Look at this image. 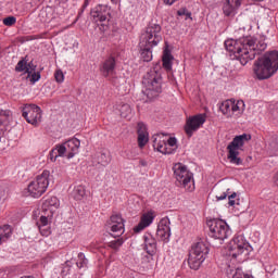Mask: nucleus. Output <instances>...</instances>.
Listing matches in <instances>:
<instances>
[{
  "label": "nucleus",
  "mask_w": 278,
  "mask_h": 278,
  "mask_svg": "<svg viewBox=\"0 0 278 278\" xmlns=\"http://www.w3.org/2000/svg\"><path fill=\"white\" fill-rule=\"evenodd\" d=\"M142 84L143 94L152 101V99L160 97V93L162 92V74L155 70H151L143 76Z\"/></svg>",
  "instance_id": "4"
},
{
  "label": "nucleus",
  "mask_w": 278,
  "mask_h": 278,
  "mask_svg": "<svg viewBox=\"0 0 278 278\" xmlns=\"http://www.w3.org/2000/svg\"><path fill=\"white\" fill-rule=\"evenodd\" d=\"M22 278H34V276H24Z\"/></svg>",
  "instance_id": "55"
},
{
  "label": "nucleus",
  "mask_w": 278,
  "mask_h": 278,
  "mask_svg": "<svg viewBox=\"0 0 278 278\" xmlns=\"http://www.w3.org/2000/svg\"><path fill=\"white\" fill-rule=\"evenodd\" d=\"M22 116L30 125H38L42 122V109L36 104H26L22 110Z\"/></svg>",
  "instance_id": "13"
},
{
  "label": "nucleus",
  "mask_w": 278,
  "mask_h": 278,
  "mask_svg": "<svg viewBox=\"0 0 278 278\" xmlns=\"http://www.w3.org/2000/svg\"><path fill=\"white\" fill-rule=\"evenodd\" d=\"M58 157L60 156L58 155V152L53 148L49 153V160H51L52 162H55Z\"/></svg>",
  "instance_id": "44"
},
{
  "label": "nucleus",
  "mask_w": 278,
  "mask_h": 278,
  "mask_svg": "<svg viewBox=\"0 0 278 278\" xmlns=\"http://www.w3.org/2000/svg\"><path fill=\"white\" fill-rule=\"evenodd\" d=\"M47 225H49V217H47V216H41L39 218V222H37L38 227H45Z\"/></svg>",
  "instance_id": "43"
},
{
  "label": "nucleus",
  "mask_w": 278,
  "mask_h": 278,
  "mask_svg": "<svg viewBox=\"0 0 278 278\" xmlns=\"http://www.w3.org/2000/svg\"><path fill=\"white\" fill-rule=\"evenodd\" d=\"M38 229L41 236H43L45 238H48V236H51V227H49V225L39 226Z\"/></svg>",
  "instance_id": "38"
},
{
  "label": "nucleus",
  "mask_w": 278,
  "mask_h": 278,
  "mask_svg": "<svg viewBox=\"0 0 278 278\" xmlns=\"http://www.w3.org/2000/svg\"><path fill=\"white\" fill-rule=\"evenodd\" d=\"M16 73H27L28 77L31 75V71L27 67V60L22 59L15 66Z\"/></svg>",
  "instance_id": "28"
},
{
  "label": "nucleus",
  "mask_w": 278,
  "mask_h": 278,
  "mask_svg": "<svg viewBox=\"0 0 278 278\" xmlns=\"http://www.w3.org/2000/svg\"><path fill=\"white\" fill-rule=\"evenodd\" d=\"M124 243H125V241L123 240V238H117L113 241H110L106 244V247H109V249H113V251H118V249H121Z\"/></svg>",
  "instance_id": "31"
},
{
  "label": "nucleus",
  "mask_w": 278,
  "mask_h": 278,
  "mask_svg": "<svg viewBox=\"0 0 278 278\" xmlns=\"http://www.w3.org/2000/svg\"><path fill=\"white\" fill-rule=\"evenodd\" d=\"M10 238H12V227L10 225L0 227V244L7 242Z\"/></svg>",
  "instance_id": "25"
},
{
  "label": "nucleus",
  "mask_w": 278,
  "mask_h": 278,
  "mask_svg": "<svg viewBox=\"0 0 278 278\" xmlns=\"http://www.w3.org/2000/svg\"><path fill=\"white\" fill-rule=\"evenodd\" d=\"M240 5L242 4H237L236 0H226V3L223 7L225 16H231V14H233V12H236Z\"/></svg>",
  "instance_id": "23"
},
{
  "label": "nucleus",
  "mask_w": 278,
  "mask_h": 278,
  "mask_svg": "<svg viewBox=\"0 0 278 278\" xmlns=\"http://www.w3.org/2000/svg\"><path fill=\"white\" fill-rule=\"evenodd\" d=\"M111 227V236L113 238H121L125 233V220L121 215H113L109 222Z\"/></svg>",
  "instance_id": "14"
},
{
  "label": "nucleus",
  "mask_w": 278,
  "mask_h": 278,
  "mask_svg": "<svg viewBox=\"0 0 278 278\" xmlns=\"http://www.w3.org/2000/svg\"><path fill=\"white\" fill-rule=\"evenodd\" d=\"M225 47L242 66L255 60V37L253 36L241 37L238 40L228 39L225 41Z\"/></svg>",
  "instance_id": "1"
},
{
  "label": "nucleus",
  "mask_w": 278,
  "mask_h": 278,
  "mask_svg": "<svg viewBox=\"0 0 278 278\" xmlns=\"http://www.w3.org/2000/svg\"><path fill=\"white\" fill-rule=\"evenodd\" d=\"M227 197H229V189H227L226 192H223L222 194L216 195V201H225Z\"/></svg>",
  "instance_id": "45"
},
{
  "label": "nucleus",
  "mask_w": 278,
  "mask_h": 278,
  "mask_svg": "<svg viewBox=\"0 0 278 278\" xmlns=\"http://www.w3.org/2000/svg\"><path fill=\"white\" fill-rule=\"evenodd\" d=\"M253 71L260 80L270 79L278 71V51L266 52L260 56L254 62Z\"/></svg>",
  "instance_id": "3"
},
{
  "label": "nucleus",
  "mask_w": 278,
  "mask_h": 278,
  "mask_svg": "<svg viewBox=\"0 0 278 278\" xmlns=\"http://www.w3.org/2000/svg\"><path fill=\"white\" fill-rule=\"evenodd\" d=\"M266 47H267L266 42L264 41L257 42V39H255V42H254L255 55H260L262 51H266Z\"/></svg>",
  "instance_id": "34"
},
{
  "label": "nucleus",
  "mask_w": 278,
  "mask_h": 278,
  "mask_svg": "<svg viewBox=\"0 0 278 278\" xmlns=\"http://www.w3.org/2000/svg\"><path fill=\"white\" fill-rule=\"evenodd\" d=\"M65 264H66V266H71V265H70V264H71V261H66Z\"/></svg>",
  "instance_id": "54"
},
{
  "label": "nucleus",
  "mask_w": 278,
  "mask_h": 278,
  "mask_svg": "<svg viewBox=\"0 0 278 278\" xmlns=\"http://www.w3.org/2000/svg\"><path fill=\"white\" fill-rule=\"evenodd\" d=\"M91 16L96 23H104V21H108L111 16L110 14V7L99 4L91 11Z\"/></svg>",
  "instance_id": "16"
},
{
  "label": "nucleus",
  "mask_w": 278,
  "mask_h": 278,
  "mask_svg": "<svg viewBox=\"0 0 278 278\" xmlns=\"http://www.w3.org/2000/svg\"><path fill=\"white\" fill-rule=\"evenodd\" d=\"M236 201H238V193L232 192L228 194V205L230 207H233V205H236Z\"/></svg>",
  "instance_id": "39"
},
{
  "label": "nucleus",
  "mask_w": 278,
  "mask_h": 278,
  "mask_svg": "<svg viewBox=\"0 0 278 278\" xmlns=\"http://www.w3.org/2000/svg\"><path fill=\"white\" fill-rule=\"evenodd\" d=\"M207 225L210 229V238L219 240V244H223V242H225V240L231 236V229L229 228V225L223 219H211L207 222Z\"/></svg>",
  "instance_id": "10"
},
{
  "label": "nucleus",
  "mask_w": 278,
  "mask_h": 278,
  "mask_svg": "<svg viewBox=\"0 0 278 278\" xmlns=\"http://www.w3.org/2000/svg\"><path fill=\"white\" fill-rule=\"evenodd\" d=\"M237 5H242V0H235Z\"/></svg>",
  "instance_id": "53"
},
{
  "label": "nucleus",
  "mask_w": 278,
  "mask_h": 278,
  "mask_svg": "<svg viewBox=\"0 0 278 278\" xmlns=\"http://www.w3.org/2000/svg\"><path fill=\"white\" fill-rule=\"evenodd\" d=\"M143 240L144 251L148 253V255H155V253H157V240H155V238H153L151 235H146Z\"/></svg>",
  "instance_id": "22"
},
{
  "label": "nucleus",
  "mask_w": 278,
  "mask_h": 278,
  "mask_svg": "<svg viewBox=\"0 0 278 278\" xmlns=\"http://www.w3.org/2000/svg\"><path fill=\"white\" fill-rule=\"evenodd\" d=\"M153 220H155V212L148 211L147 213H143L139 224L134 228L135 233H140V231L150 227L153 224Z\"/></svg>",
  "instance_id": "17"
},
{
  "label": "nucleus",
  "mask_w": 278,
  "mask_h": 278,
  "mask_svg": "<svg viewBox=\"0 0 278 278\" xmlns=\"http://www.w3.org/2000/svg\"><path fill=\"white\" fill-rule=\"evenodd\" d=\"M116 68V58L110 55L108 56L104 62L100 65V72L102 73L103 77H110L114 70Z\"/></svg>",
  "instance_id": "20"
},
{
  "label": "nucleus",
  "mask_w": 278,
  "mask_h": 278,
  "mask_svg": "<svg viewBox=\"0 0 278 278\" xmlns=\"http://www.w3.org/2000/svg\"><path fill=\"white\" fill-rule=\"evenodd\" d=\"M65 147V151L67 153V160H73L77 153H79V147H81V141L77 138L68 139L67 141L63 142Z\"/></svg>",
  "instance_id": "18"
},
{
  "label": "nucleus",
  "mask_w": 278,
  "mask_h": 278,
  "mask_svg": "<svg viewBox=\"0 0 278 278\" xmlns=\"http://www.w3.org/2000/svg\"><path fill=\"white\" fill-rule=\"evenodd\" d=\"M232 114H242L244 112V101L239 100L237 102L232 101Z\"/></svg>",
  "instance_id": "30"
},
{
  "label": "nucleus",
  "mask_w": 278,
  "mask_h": 278,
  "mask_svg": "<svg viewBox=\"0 0 278 278\" xmlns=\"http://www.w3.org/2000/svg\"><path fill=\"white\" fill-rule=\"evenodd\" d=\"M119 112H121L122 118H127V116L131 114V106H129V104H124L122 105Z\"/></svg>",
  "instance_id": "37"
},
{
  "label": "nucleus",
  "mask_w": 278,
  "mask_h": 278,
  "mask_svg": "<svg viewBox=\"0 0 278 278\" xmlns=\"http://www.w3.org/2000/svg\"><path fill=\"white\" fill-rule=\"evenodd\" d=\"M100 31H108V25L101 24L100 25Z\"/></svg>",
  "instance_id": "49"
},
{
  "label": "nucleus",
  "mask_w": 278,
  "mask_h": 278,
  "mask_svg": "<svg viewBox=\"0 0 278 278\" xmlns=\"http://www.w3.org/2000/svg\"><path fill=\"white\" fill-rule=\"evenodd\" d=\"M219 110L225 116H231L232 101H225Z\"/></svg>",
  "instance_id": "29"
},
{
  "label": "nucleus",
  "mask_w": 278,
  "mask_h": 278,
  "mask_svg": "<svg viewBox=\"0 0 278 278\" xmlns=\"http://www.w3.org/2000/svg\"><path fill=\"white\" fill-rule=\"evenodd\" d=\"M43 206L46 207H60V200L58 197H50L43 202Z\"/></svg>",
  "instance_id": "32"
},
{
  "label": "nucleus",
  "mask_w": 278,
  "mask_h": 278,
  "mask_svg": "<svg viewBox=\"0 0 278 278\" xmlns=\"http://www.w3.org/2000/svg\"><path fill=\"white\" fill-rule=\"evenodd\" d=\"M86 8H88V0L85 1L81 12H84V10H86Z\"/></svg>",
  "instance_id": "52"
},
{
  "label": "nucleus",
  "mask_w": 278,
  "mask_h": 278,
  "mask_svg": "<svg viewBox=\"0 0 278 278\" xmlns=\"http://www.w3.org/2000/svg\"><path fill=\"white\" fill-rule=\"evenodd\" d=\"M28 77H30L31 84H36V81H40V72H31Z\"/></svg>",
  "instance_id": "42"
},
{
  "label": "nucleus",
  "mask_w": 278,
  "mask_h": 278,
  "mask_svg": "<svg viewBox=\"0 0 278 278\" xmlns=\"http://www.w3.org/2000/svg\"><path fill=\"white\" fill-rule=\"evenodd\" d=\"M177 16H185V21H188V18H190V21H192V12H190L188 9L186 8H181L177 11Z\"/></svg>",
  "instance_id": "36"
},
{
  "label": "nucleus",
  "mask_w": 278,
  "mask_h": 278,
  "mask_svg": "<svg viewBox=\"0 0 278 278\" xmlns=\"http://www.w3.org/2000/svg\"><path fill=\"white\" fill-rule=\"evenodd\" d=\"M174 177L178 188H184L187 192H194V175L181 163H176L173 167Z\"/></svg>",
  "instance_id": "6"
},
{
  "label": "nucleus",
  "mask_w": 278,
  "mask_h": 278,
  "mask_svg": "<svg viewBox=\"0 0 278 278\" xmlns=\"http://www.w3.org/2000/svg\"><path fill=\"white\" fill-rule=\"evenodd\" d=\"M10 121H12V111H0V125H3V127H8L10 125Z\"/></svg>",
  "instance_id": "26"
},
{
  "label": "nucleus",
  "mask_w": 278,
  "mask_h": 278,
  "mask_svg": "<svg viewBox=\"0 0 278 278\" xmlns=\"http://www.w3.org/2000/svg\"><path fill=\"white\" fill-rule=\"evenodd\" d=\"M253 248L242 236L235 237L227 247V260H238L240 255H249Z\"/></svg>",
  "instance_id": "8"
},
{
  "label": "nucleus",
  "mask_w": 278,
  "mask_h": 278,
  "mask_svg": "<svg viewBox=\"0 0 278 278\" xmlns=\"http://www.w3.org/2000/svg\"><path fill=\"white\" fill-rule=\"evenodd\" d=\"M137 134L139 149H144V147H147V142H149V131H147V125H144V123H138Z\"/></svg>",
  "instance_id": "21"
},
{
  "label": "nucleus",
  "mask_w": 278,
  "mask_h": 278,
  "mask_svg": "<svg viewBox=\"0 0 278 278\" xmlns=\"http://www.w3.org/2000/svg\"><path fill=\"white\" fill-rule=\"evenodd\" d=\"M156 238L162 240V242H168L170 239V219L168 217H164L160 220L156 230Z\"/></svg>",
  "instance_id": "15"
},
{
  "label": "nucleus",
  "mask_w": 278,
  "mask_h": 278,
  "mask_svg": "<svg viewBox=\"0 0 278 278\" xmlns=\"http://www.w3.org/2000/svg\"><path fill=\"white\" fill-rule=\"evenodd\" d=\"M225 270L228 278H253V275L244 273L242 268L231 266V264L226 263V267H222Z\"/></svg>",
  "instance_id": "19"
},
{
  "label": "nucleus",
  "mask_w": 278,
  "mask_h": 278,
  "mask_svg": "<svg viewBox=\"0 0 278 278\" xmlns=\"http://www.w3.org/2000/svg\"><path fill=\"white\" fill-rule=\"evenodd\" d=\"M205 121H207V115L205 114H197L189 116L186 119L185 124V134H187L188 138H192L194 136V132L199 131L203 125H205Z\"/></svg>",
  "instance_id": "12"
},
{
  "label": "nucleus",
  "mask_w": 278,
  "mask_h": 278,
  "mask_svg": "<svg viewBox=\"0 0 278 278\" xmlns=\"http://www.w3.org/2000/svg\"><path fill=\"white\" fill-rule=\"evenodd\" d=\"M173 54L170 53V50L165 49L163 51V58H162V62H163V68H165L166 71H170L173 68Z\"/></svg>",
  "instance_id": "24"
},
{
  "label": "nucleus",
  "mask_w": 278,
  "mask_h": 278,
  "mask_svg": "<svg viewBox=\"0 0 278 278\" xmlns=\"http://www.w3.org/2000/svg\"><path fill=\"white\" fill-rule=\"evenodd\" d=\"M49 177H51V172L45 169L29 182L28 192L33 199H40V197L47 192V188H49Z\"/></svg>",
  "instance_id": "11"
},
{
  "label": "nucleus",
  "mask_w": 278,
  "mask_h": 278,
  "mask_svg": "<svg viewBox=\"0 0 278 278\" xmlns=\"http://www.w3.org/2000/svg\"><path fill=\"white\" fill-rule=\"evenodd\" d=\"M36 65L34 64V61H30L29 63H27V68L28 71H30V73L36 72Z\"/></svg>",
  "instance_id": "46"
},
{
  "label": "nucleus",
  "mask_w": 278,
  "mask_h": 278,
  "mask_svg": "<svg viewBox=\"0 0 278 278\" xmlns=\"http://www.w3.org/2000/svg\"><path fill=\"white\" fill-rule=\"evenodd\" d=\"M16 24V17L14 16H8L3 20V25L7 27H12V25Z\"/></svg>",
  "instance_id": "40"
},
{
  "label": "nucleus",
  "mask_w": 278,
  "mask_h": 278,
  "mask_svg": "<svg viewBox=\"0 0 278 278\" xmlns=\"http://www.w3.org/2000/svg\"><path fill=\"white\" fill-rule=\"evenodd\" d=\"M139 164H140V166H147L148 165L146 160H140Z\"/></svg>",
  "instance_id": "50"
},
{
  "label": "nucleus",
  "mask_w": 278,
  "mask_h": 278,
  "mask_svg": "<svg viewBox=\"0 0 278 278\" xmlns=\"http://www.w3.org/2000/svg\"><path fill=\"white\" fill-rule=\"evenodd\" d=\"M111 3H113L114 5H118V3H121V0H111Z\"/></svg>",
  "instance_id": "51"
},
{
  "label": "nucleus",
  "mask_w": 278,
  "mask_h": 278,
  "mask_svg": "<svg viewBox=\"0 0 278 278\" xmlns=\"http://www.w3.org/2000/svg\"><path fill=\"white\" fill-rule=\"evenodd\" d=\"M76 266L77 268H86V266H88V258H86V254H84L83 252L78 253Z\"/></svg>",
  "instance_id": "33"
},
{
  "label": "nucleus",
  "mask_w": 278,
  "mask_h": 278,
  "mask_svg": "<svg viewBox=\"0 0 278 278\" xmlns=\"http://www.w3.org/2000/svg\"><path fill=\"white\" fill-rule=\"evenodd\" d=\"M153 149L163 155H172L178 149L177 138L167 137L164 134H157L152 136Z\"/></svg>",
  "instance_id": "9"
},
{
  "label": "nucleus",
  "mask_w": 278,
  "mask_h": 278,
  "mask_svg": "<svg viewBox=\"0 0 278 278\" xmlns=\"http://www.w3.org/2000/svg\"><path fill=\"white\" fill-rule=\"evenodd\" d=\"M54 78H55V81H58V84H62L64 81V73L62 72V70H58L54 73Z\"/></svg>",
  "instance_id": "41"
},
{
  "label": "nucleus",
  "mask_w": 278,
  "mask_h": 278,
  "mask_svg": "<svg viewBox=\"0 0 278 278\" xmlns=\"http://www.w3.org/2000/svg\"><path fill=\"white\" fill-rule=\"evenodd\" d=\"M207 255H210V247L205 242L199 241L194 243L189 251V268H191L192 270H199V268H201V265L207 258Z\"/></svg>",
  "instance_id": "5"
},
{
  "label": "nucleus",
  "mask_w": 278,
  "mask_h": 278,
  "mask_svg": "<svg viewBox=\"0 0 278 278\" xmlns=\"http://www.w3.org/2000/svg\"><path fill=\"white\" fill-rule=\"evenodd\" d=\"M176 1L177 0H163V3H165V5H173Z\"/></svg>",
  "instance_id": "48"
},
{
  "label": "nucleus",
  "mask_w": 278,
  "mask_h": 278,
  "mask_svg": "<svg viewBox=\"0 0 278 278\" xmlns=\"http://www.w3.org/2000/svg\"><path fill=\"white\" fill-rule=\"evenodd\" d=\"M72 197L76 200V201H81V199H84V197H86V187L78 185L76 187H74V190L72 192Z\"/></svg>",
  "instance_id": "27"
},
{
  "label": "nucleus",
  "mask_w": 278,
  "mask_h": 278,
  "mask_svg": "<svg viewBox=\"0 0 278 278\" xmlns=\"http://www.w3.org/2000/svg\"><path fill=\"white\" fill-rule=\"evenodd\" d=\"M53 149L56 151V155L59 157H64V155H67L66 146H64V143L56 144Z\"/></svg>",
  "instance_id": "35"
},
{
  "label": "nucleus",
  "mask_w": 278,
  "mask_h": 278,
  "mask_svg": "<svg viewBox=\"0 0 278 278\" xmlns=\"http://www.w3.org/2000/svg\"><path fill=\"white\" fill-rule=\"evenodd\" d=\"M251 140V135L242 134L236 136L232 141L227 146V160L230 164H235L236 166L242 165V160L240 157V151H242V147L247 144Z\"/></svg>",
  "instance_id": "7"
},
{
  "label": "nucleus",
  "mask_w": 278,
  "mask_h": 278,
  "mask_svg": "<svg viewBox=\"0 0 278 278\" xmlns=\"http://www.w3.org/2000/svg\"><path fill=\"white\" fill-rule=\"evenodd\" d=\"M273 181H274V185L278 188V170L273 176Z\"/></svg>",
  "instance_id": "47"
},
{
  "label": "nucleus",
  "mask_w": 278,
  "mask_h": 278,
  "mask_svg": "<svg viewBox=\"0 0 278 278\" xmlns=\"http://www.w3.org/2000/svg\"><path fill=\"white\" fill-rule=\"evenodd\" d=\"M162 42V26L151 22L140 36V55L143 62L153 60V47H157Z\"/></svg>",
  "instance_id": "2"
}]
</instances>
